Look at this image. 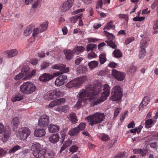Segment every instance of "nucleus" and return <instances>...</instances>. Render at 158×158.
Listing matches in <instances>:
<instances>
[{
  "instance_id": "obj_43",
  "label": "nucleus",
  "mask_w": 158,
  "mask_h": 158,
  "mask_svg": "<svg viewBox=\"0 0 158 158\" xmlns=\"http://www.w3.org/2000/svg\"><path fill=\"white\" fill-rule=\"evenodd\" d=\"M32 31L31 28V27H28L25 30L24 32V34L25 35L27 36L29 35Z\"/></svg>"
},
{
  "instance_id": "obj_35",
  "label": "nucleus",
  "mask_w": 158,
  "mask_h": 158,
  "mask_svg": "<svg viewBox=\"0 0 158 158\" xmlns=\"http://www.w3.org/2000/svg\"><path fill=\"white\" fill-rule=\"evenodd\" d=\"M99 60L101 64H104L106 60V54L104 53L101 54L99 56Z\"/></svg>"
},
{
  "instance_id": "obj_33",
  "label": "nucleus",
  "mask_w": 158,
  "mask_h": 158,
  "mask_svg": "<svg viewBox=\"0 0 158 158\" xmlns=\"http://www.w3.org/2000/svg\"><path fill=\"white\" fill-rule=\"evenodd\" d=\"M45 152L43 155L44 156V158H52L55 155V153L53 152H46L45 149Z\"/></svg>"
},
{
  "instance_id": "obj_44",
  "label": "nucleus",
  "mask_w": 158,
  "mask_h": 158,
  "mask_svg": "<svg viewBox=\"0 0 158 158\" xmlns=\"http://www.w3.org/2000/svg\"><path fill=\"white\" fill-rule=\"evenodd\" d=\"M149 101L150 100L149 98L146 97L143 98L141 102L144 104V105H145V106H146L148 104Z\"/></svg>"
},
{
  "instance_id": "obj_3",
  "label": "nucleus",
  "mask_w": 158,
  "mask_h": 158,
  "mask_svg": "<svg viewBox=\"0 0 158 158\" xmlns=\"http://www.w3.org/2000/svg\"><path fill=\"white\" fill-rule=\"evenodd\" d=\"M33 154L36 158H40L45 153V149L38 142H35L32 146Z\"/></svg>"
},
{
  "instance_id": "obj_6",
  "label": "nucleus",
  "mask_w": 158,
  "mask_h": 158,
  "mask_svg": "<svg viewBox=\"0 0 158 158\" xmlns=\"http://www.w3.org/2000/svg\"><path fill=\"white\" fill-rule=\"evenodd\" d=\"M30 130L27 127L20 128L17 133V137L21 140H24L30 135Z\"/></svg>"
},
{
  "instance_id": "obj_49",
  "label": "nucleus",
  "mask_w": 158,
  "mask_h": 158,
  "mask_svg": "<svg viewBox=\"0 0 158 158\" xmlns=\"http://www.w3.org/2000/svg\"><path fill=\"white\" fill-rule=\"evenodd\" d=\"M85 127V124L84 123H80L77 126V127L78 128V129H79L80 131L81 130L84 129Z\"/></svg>"
},
{
  "instance_id": "obj_54",
  "label": "nucleus",
  "mask_w": 158,
  "mask_h": 158,
  "mask_svg": "<svg viewBox=\"0 0 158 158\" xmlns=\"http://www.w3.org/2000/svg\"><path fill=\"white\" fill-rule=\"evenodd\" d=\"M6 128H4V125L1 123H0V134L4 132Z\"/></svg>"
},
{
  "instance_id": "obj_37",
  "label": "nucleus",
  "mask_w": 158,
  "mask_h": 158,
  "mask_svg": "<svg viewBox=\"0 0 158 158\" xmlns=\"http://www.w3.org/2000/svg\"><path fill=\"white\" fill-rule=\"evenodd\" d=\"M21 149V147L19 145H17L14 146L9 151V153L11 154Z\"/></svg>"
},
{
  "instance_id": "obj_40",
  "label": "nucleus",
  "mask_w": 158,
  "mask_h": 158,
  "mask_svg": "<svg viewBox=\"0 0 158 158\" xmlns=\"http://www.w3.org/2000/svg\"><path fill=\"white\" fill-rule=\"evenodd\" d=\"M113 21H111L110 22L107 23L106 24V26L104 28L105 29H110V28L114 29L115 28L114 25L112 24Z\"/></svg>"
},
{
  "instance_id": "obj_59",
  "label": "nucleus",
  "mask_w": 158,
  "mask_h": 158,
  "mask_svg": "<svg viewBox=\"0 0 158 158\" xmlns=\"http://www.w3.org/2000/svg\"><path fill=\"white\" fill-rule=\"evenodd\" d=\"M49 65V63L45 62H44L41 64V68L44 69L45 68Z\"/></svg>"
},
{
  "instance_id": "obj_42",
  "label": "nucleus",
  "mask_w": 158,
  "mask_h": 158,
  "mask_svg": "<svg viewBox=\"0 0 158 158\" xmlns=\"http://www.w3.org/2000/svg\"><path fill=\"white\" fill-rule=\"evenodd\" d=\"M141 48V49L139 52V57L140 59L143 57L145 56L146 54V52L145 51V48Z\"/></svg>"
},
{
  "instance_id": "obj_39",
  "label": "nucleus",
  "mask_w": 158,
  "mask_h": 158,
  "mask_svg": "<svg viewBox=\"0 0 158 158\" xmlns=\"http://www.w3.org/2000/svg\"><path fill=\"white\" fill-rule=\"evenodd\" d=\"M153 121L152 119H149L146 121L145 123V126L146 128H148L152 127Z\"/></svg>"
},
{
  "instance_id": "obj_7",
  "label": "nucleus",
  "mask_w": 158,
  "mask_h": 158,
  "mask_svg": "<svg viewBox=\"0 0 158 158\" xmlns=\"http://www.w3.org/2000/svg\"><path fill=\"white\" fill-rule=\"evenodd\" d=\"M84 78V77H81L75 79L68 82L67 85L69 88L78 87L85 80Z\"/></svg>"
},
{
  "instance_id": "obj_11",
  "label": "nucleus",
  "mask_w": 158,
  "mask_h": 158,
  "mask_svg": "<svg viewBox=\"0 0 158 158\" xmlns=\"http://www.w3.org/2000/svg\"><path fill=\"white\" fill-rule=\"evenodd\" d=\"M74 2V0H67L63 3L60 7L62 12H65L69 10L72 6Z\"/></svg>"
},
{
  "instance_id": "obj_64",
  "label": "nucleus",
  "mask_w": 158,
  "mask_h": 158,
  "mask_svg": "<svg viewBox=\"0 0 158 158\" xmlns=\"http://www.w3.org/2000/svg\"><path fill=\"white\" fill-rule=\"evenodd\" d=\"M154 25L153 29L154 30L158 29V20L155 21L154 22Z\"/></svg>"
},
{
  "instance_id": "obj_52",
  "label": "nucleus",
  "mask_w": 158,
  "mask_h": 158,
  "mask_svg": "<svg viewBox=\"0 0 158 158\" xmlns=\"http://www.w3.org/2000/svg\"><path fill=\"white\" fill-rule=\"evenodd\" d=\"M83 59V58L81 57L77 58L75 60V64L76 65H79Z\"/></svg>"
},
{
  "instance_id": "obj_50",
  "label": "nucleus",
  "mask_w": 158,
  "mask_h": 158,
  "mask_svg": "<svg viewBox=\"0 0 158 158\" xmlns=\"http://www.w3.org/2000/svg\"><path fill=\"white\" fill-rule=\"evenodd\" d=\"M118 16L120 18L123 19H125L126 21H128V16L127 15L124 14H120L118 15Z\"/></svg>"
},
{
  "instance_id": "obj_20",
  "label": "nucleus",
  "mask_w": 158,
  "mask_h": 158,
  "mask_svg": "<svg viewBox=\"0 0 158 158\" xmlns=\"http://www.w3.org/2000/svg\"><path fill=\"white\" fill-rule=\"evenodd\" d=\"M56 92L53 90H51L48 92L44 96L45 98L47 100H50L56 98Z\"/></svg>"
},
{
  "instance_id": "obj_21",
  "label": "nucleus",
  "mask_w": 158,
  "mask_h": 158,
  "mask_svg": "<svg viewBox=\"0 0 158 158\" xmlns=\"http://www.w3.org/2000/svg\"><path fill=\"white\" fill-rule=\"evenodd\" d=\"M74 52L73 50L71 51L69 50L65 49L64 51V53L65 56V58L68 60L71 59L73 56Z\"/></svg>"
},
{
  "instance_id": "obj_4",
  "label": "nucleus",
  "mask_w": 158,
  "mask_h": 158,
  "mask_svg": "<svg viewBox=\"0 0 158 158\" xmlns=\"http://www.w3.org/2000/svg\"><path fill=\"white\" fill-rule=\"evenodd\" d=\"M36 87L32 83L29 82L24 83L21 85L20 90L23 94H29L32 93L36 89Z\"/></svg>"
},
{
  "instance_id": "obj_5",
  "label": "nucleus",
  "mask_w": 158,
  "mask_h": 158,
  "mask_svg": "<svg viewBox=\"0 0 158 158\" xmlns=\"http://www.w3.org/2000/svg\"><path fill=\"white\" fill-rule=\"evenodd\" d=\"M110 99L113 101H118L121 99L123 93L120 87L116 86L111 90Z\"/></svg>"
},
{
  "instance_id": "obj_53",
  "label": "nucleus",
  "mask_w": 158,
  "mask_h": 158,
  "mask_svg": "<svg viewBox=\"0 0 158 158\" xmlns=\"http://www.w3.org/2000/svg\"><path fill=\"white\" fill-rule=\"evenodd\" d=\"M22 78H23V77L20 73L19 74L15 76V77L14 79L16 80H19Z\"/></svg>"
},
{
  "instance_id": "obj_56",
  "label": "nucleus",
  "mask_w": 158,
  "mask_h": 158,
  "mask_svg": "<svg viewBox=\"0 0 158 158\" xmlns=\"http://www.w3.org/2000/svg\"><path fill=\"white\" fill-rule=\"evenodd\" d=\"M134 39L133 38H127L125 40V43L126 45H127L131 42L134 40Z\"/></svg>"
},
{
  "instance_id": "obj_28",
  "label": "nucleus",
  "mask_w": 158,
  "mask_h": 158,
  "mask_svg": "<svg viewBox=\"0 0 158 158\" xmlns=\"http://www.w3.org/2000/svg\"><path fill=\"white\" fill-rule=\"evenodd\" d=\"M68 117L73 123H76L78 121V119L76 118L75 114L74 113L69 114L68 116Z\"/></svg>"
},
{
  "instance_id": "obj_9",
  "label": "nucleus",
  "mask_w": 158,
  "mask_h": 158,
  "mask_svg": "<svg viewBox=\"0 0 158 158\" xmlns=\"http://www.w3.org/2000/svg\"><path fill=\"white\" fill-rule=\"evenodd\" d=\"M52 68L60 70V71L57 72L53 74L55 76H59L63 73H66L69 72V68L68 67L65 68V66L62 64H60L55 65L52 67Z\"/></svg>"
},
{
  "instance_id": "obj_31",
  "label": "nucleus",
  "mask_w": 158,
  "mask_h": 158,
  "mask_svg": "<svg viewBox=\"0 0 158 158\" xmlns=\"http://www.w3.org/2000/svg\"><path fill=\"white\" fill-rule=\"evenodd\" d=\"M82 15V14L77 15L73 16L69 19L70 21L72 23H75L79 18H81Z\"/></svg>"
},
{
  "instance_id": "obj_19",
  "label": "nucleus",
  "mask_w": 158,
  "mask_h": 158,
  "mask_svg": "<svg viewBox=\"0 0 158 158\" xmlns=\"http://www.w3.org/2000/svg\"><path fill=\"white\" fill-rule=\"evenodd\" d=\"M45 128H38L34 132V135L36 137H42L44 136L45 134Z\"/></svg>"
},
{
  "instance_id": "obj_15",
  "label": "nucleus",
  "mask_w": 158,
  "mask_h": 158,
  "mask_svg": "<svg viewBox=\"0 0 158 158\" xmlns=\"http://www.w3.org/2000/svg\"><path fill=\"white\" fill-rule=\"evenodd\" d=\"M21 73L23 77V80H27L31 78L30 69L29 67L24 66L21 69Z\"/></svg>"
},
{
  "instance_id": "obj_57",
  "label": "nucleus",
  "mask_w": 158,
  "mask_h": 158,
  "mask_svg": "<svg viewBox=\"0 0 158 158\" xmlns=\"http://www.w3.org/2000/svg\"><path fill=\"white\" fill-rule=\"evenodd\" d=\"M71 141L70 139H68L65 141L64 144L67 147L71 144Z\"/></svg>"
},
{
  "instance_id": "obj_32",
  "label": "nucleus",
  "mask_w": 158,
  "mask_h": 158,
  "mask_svg": "<svg viewBox=\"0 0 158 158\" xmlns=\"http://www.w3.org/2000/svg\"><path fill=\"white\" fill-rule=\"evenodd\" d=\"M23 99V97L21 94H18L15 95L14 97L11 98V101L13 102L20 101Z\"/></svg>"
},
{
  "instance_id": "obj_45",
  "label": "nucleus",
  "mask_w": 158,
  "mask_h": 158,
  "mask_svg": "<svg viewBox=\"0 0 158 158\" xmlns=\"http://www.w3.org/2000/svg\"><path fill=\"white\" fill-rule=\"evenodd\" d=\"M96 46V45L93 44H89L86 47V50L87 51H88L89 50H92Z\"/></svg>"
},
{
  "instance_id": "obj_47",
  "label": "nucleus",
  "mask_w": 158,
  "mask_h": 158,
  "mask_svg": "<svg viewBox=\"0 0 158 158\" xmlns=\"http://www.w3.org/2000/svg\"><path fill=\"white\" fill-rule=\"evenodd\" d=\"M97 57V55L94 52H91L89 53L87 56L88 58L89 59H91L93 58H95Z\"/></svg>"
},
{
  "instance_id": "obj_60",
  "label": "nucleus",
  "mask_w": 158,
  "mask_h": 158,
  "mask_svg": "<svg viewBox=\"0 0 158 158\" xmlns=\"http://www.w3.org/2000/svg\"><path fill=\"white\" fill-rule=\"evenodd\" d=\"M135 126V123L133 121L127 125V127L129 128H133Z\"/></svg>"
},
{
  "instance_id": "obj_25",
  "label": "nucleus",
  "mask_w": 158,
  "mask_h": 158,
  "mask_svg": "<svg viewBox=\"0 0 158 158\" xmlns=\"http://www.w3.org/2000/svg\"><path fill=\"white\" fill-rule=\"evenodd\" d=\"M69 110V106L67 105H64L63 106L58 105L57 108L56 109V110L60 112L66 113Z\"/></svg>"
},
{
  "instance_id": "obj_8",
  "label": "nucleus",
  "mask_w": 158,
  "mask_h": 158,
  "mask_svg": "<svg viewBox=\"0 0 158 158\" xmlns=\"http://www.w3.org/2000/svg\"><path fill=\"white\" fill-rule=\"evenodd\" d=\"M105 35L108 37V40H106L105 42L107 43V45L110 46L112 48L116 49L117 45L113 40L115 38L113 34L110 33L106 31H104Z\"/></svg>"
},
{
  "instance_id": "obj_29",
  "label": "nucleus",
  "mask_w": 158,
  "mask_h": 158,
  "mask_svg": "<svg viewBox=\"0 0 158 158\" xmlns=\"http://www.w3.org/2000/svg\"><path fill=\"white\" fill-rule=\"evenodd\" d=\"M80 132L79 129H78L77 127H75L73 129H72L69 132V134L71 136H74L77 135L78 133Z\"/></svg>"
},
{
  "instance_id": "obj_16",
  "label": "nucleus",
  "mask_w": 158,
  "mask_h": 158,
  "mask_svg": "<svg viewBox=\"0 0 158 158\" xmlns=\"http://www.w3.org/2000/svg\"><path fill=\"white\" fill-rule=\"evenodd\" d=\"M65 99L64 98H60L51 102L49 104V107L52 108L56 105H60L64 103Z\"/></svg>"
},
{
  "instance_id": "obj_14",
  "label": "nucleus",
  "mask_w": 158,
  "mask_h": 158,
  "mask_svg": "<svg viewBox=\"0 0 158 158\" xmlns=\"http://www.w3.org/2000/svg\"><path fill=\"white\" fill-rule=\"evenodd\" d=\"M10 133V129L8 128H6L5 131L0 134V140L3 142H6L8 139Z\"/></svg>"
},
{
  "instance_id": "obj_36",
  "label": "nucleus",
  "mask_w": 158,
  "mask_h": 158,
  "mask_svg": "<svg viewBox=\"0 0 158 158\" xmlns=\"http://www.w3.org/2000/svg\"><path fill=\"white\" fill-rule=\"evenodd\" d=\"M114 56L116 58H120L122 56V54L119 50L115 49L113 52Z\"/></svg>"
},
{
  "instance_id": "obj_58",
  "label": "nucleus",
  "mask_w": 158,
  "mask_h": 158,
  "mask_svg": "<svg viewBox=\"0 0 158 158\" xmlns=\"http://www.w3.org/2000/svg\"><path fill=\"white\" fill-rule=\"evenodd\" d=\"M127 115V112H125L124 114H121L120 115V120L121 122L123 121Z\"/></svg>"
},
{
  "instance_id": "obj_34",
  "label": "nucleus",
  "mask_w": 158,
  "mask_h": 158,
  "mask_svg": "<svg viewBox=\"0 0 158 158\" xmlns=\"http://www.w3.org/2000/svg\"><path fill=\"white\" fill-rule=\"evenodd\" d=\"M85 49V48L82 46H77L75 47L73 50L74 52L78 54L80 52L83 51Z\"/></svg>"
},
{
  "instance_id": "obj_2",
  "label": "nucleus",
  "mask_w": 158,
  "mask_h": 158,
  "mask_svg": "<svg viewBox=\"0 0 158 158\" xmlns=\"http://www.w3.org/2000/svg\"><path fill=\"white\" fill-rule=\"evenodd\" d=\"M105 118V116L104 114L97 113L93 115L86 117L85 120L88 122H90L89 125L92 126L94 124L101 123L104 120Z\"/></svg>"
},
{
  "instance_id": "obj_17",
  "label": "nucleus",
  "mask_w": 158,
  "mask_h": 158,
  "mask_svg": "<svg viewBox=\"0 0 158 158\" xmlns=\"http://www.w3.org/2000/svg\"><path fill=\"white\" fill-rule=\"evenodd\" d=\"M4 53L6 57L10 58L16 56L18 52L16 49H14L6 51Z\"/></svg>"
},
{
  "instance_id": "obj_18",
  "label": "nucleus",
  "mask_w": 158,
  "mask_h": 158,
  "mask_svg": "<svg viewBox=\"0 0 158 158\" xmlns=\"http://www.w3.org/2000/svg\"><path fill=\"white\" fill-rule=\"evenodd\" d=\"M54 76L52 74L44 73L39 77V79L43 82H45L50 80Z\"/></svg>"
},
{
  "instance_id": "obj_23",
  "label": "nucleus",
  "mask_w": 158,
  "mask_h": 158,
  "mask_svg": "<svg viewBox=\"0 0 158 158\" xmlns=\"http://www.w3.org/2000/svg\"><path fill=\"white\" fill-rule=\"evenodd\" d=\"M60 127L58 125H54L52 124L49 125L48 129L50 133L57 132L59 131Z\"/></svg>"
},
{
  "instance_id": "obj_38",
  "label": "nucleus",
  "mask_w": 158,
  "mask_h": 158,
  "mask_svg": "<svg viewBox=\"0 0 158 158\" xmlns=\"http://www.w3.org/2000/svg\"><path fill=\"white\" fill-rule=\"evenodd\" d=\"M48 26V23L47 22H44L40 27V32H42L46 31Z\"/></svg>"
},
{
  "instance_id": "obj_26",
  "label": "nucleus",
  "mask_w": 158,
  "mask_h": 158,
  "mask_svg": "<svg viewBox=\"0 0 158 158\" xmlns=\"http://www.w3.org/2000/svg\"><path fill=\"white\" fill-rule=\"evenodd\" d=\"M19 124V119L17 117H15L11 122V125L14 128H17Z\"/></svg>"
},
{
  "instance_id": "obj_12",
  "label": "nucleus",
  "mask_w": 158,
  "mask_h": 158,
  "mask_svg": "<svg viewBox=\"0 0 158 158\" xmlns=\"http://www.w3.org/2000/svg\"><path fill=\"white\" fill-rule=\"evenodd\" d=\"M112 74L115 78L119 81H123L125 78V74L124 73L118 71L115 69H113L112 71Z\"/></svg>"
},
{
  "instance_id": "obj_24",
  "label": "nucleus",
  "mask_w": 158,
  "mask_h": 158,
  "mask_svg": "<svg viewBox=\"0 0 158 158\" xmlns=\"http://www.w3.org/2000/svg\"><path fill=\"white\" fill-rule=\"evenodd\" d=\"M148 152V150L145 149H135L133 150V152L134 154H139L142 156L146 154Z\"/></svg>"
},
{
  "instance_id": "obj_41",
  "label": "nucleus",
  "mask_w": 158,
  "mask_h": 158,
  "mask_svg": "<svg viewBox=\"0 0 158 158\" xmlns=\"http://www.w3.org/2000/svg\"><path fill=\"white\" fill-rule=\"evenodd\" d=\"M135 67L134 66H131L127 70V72L128 74L130 75L135 73Z\"/></svg>"
},
{
  "instance_id": "obj_27",
  "label": "nucleus",
  "mask_w": 158,
  "mask_h": 158,
  "mask_svg": "<svg viewBox=\"0 0 158 158\" xmlns=\"http://www.w3.org/2000/svg\"><path fill=\"white\" fill-rule=\"evenodd\" d=\"M149 39L148 38L144 37L141 40L140 42V48H145L147 46V44L149 43Z\"/></svg>"
},
{
  "instance_id": "obj_61",
  "label": "nucleus",
  "mask_w": 158,
  "mask_h": 158,
  "mask_svg": "<svg viewBox=\"0 0 158 158\" xmlns=\"http://www.w3.org/2000/svg\"><path fill=\"white\" fill-rule=\"evenodd\" d=\"M117 64L116 63H115L114 62H110L108 64V66L112 68H114L116 67V66H117Z\"/></svg>"
},
{
  "instance_id": "obj_62",
  "label": "nucleus",
  "mask_w": 158,
  "mask_h": 158,
  "mask_svg": "<svg viewBox=\"0 0 158 158\" xmlns=\"http://www.w3.org/2000/svg\"><path fill=\"white\" fill-rule=\"evenodd\" d=\"M120 108H117L115 109L114 112V117H116L118 115L120 112Z\"/></svg>"
},
{
  "instance_id": "obj_46",
  "label": "nucleus",
  "mask_w": 158,
  "mask_h": 158,
  "mask_svg": "<svg viewBox=\"0 0 158 158\" xmlns=\"http://www.w3.org/2000/svg\"><path fill=\"white\" fill-rule=\"evenodd\" d=\"M100 139L103 141H107L109 139L108 136L106 134H103L101 136Z\"/></svg>"
},
{
  "instance_id": "obj_1",
  "label": "nucleus",
  "mask_w": 158,
  "mask_h": 158,
  "mask_svg": "<svg viewBox=\"0 0 158 158\" xmlns=\"http://www.w3.org/2000/svg\"><path fill=\"white\" fill-rule=\"evenodd\" d=\"M110 89L107 84L100 86L97 90L93 85H88L85 89L81 90L79 93L77 104L81 106L82 103L84 104L88 100L93 102V106L99 104L106 100L109 96Z\"/></svg>"
},
{
  "instance_id": "obj_48",
  "label": "nucleus",
  "mask_w": 158,
  "mask_h": 158,
  "mask_svg": "<svg viewBox=\"0 0 158 158\" xmlns=\"http://www.w3.org/2000/svg\"><path fill=\"white\" fill-rule=\"evenodd\" d=\"M78 147L75 145H73L69 148V150L70 151L72 152V153L74 152L77 151Z\"/></svg>"
},
{
  "instance_id": "obj_10",
  "label": "nucleus",
  "mask_w": 158,
  "mask_h": 158,
  "mask_svg": "<svg viewBox=\"0 0 158 158\" xmlns=\"http://www.w3.org/2000/svg\"><path fill=\"white\" fill-rule=\"evenodd\" d=\"M49 117L45 114L42 115L38 122V126L46 128L49 123Z\"/></svg>"
},
{
  "instance_id": "obj_55",
  "label": "nucleus",
  "mask_w": 158,
  "mask_h": 158,
  "mask_svg": "<svg viewBox=\"0 0 158 158\" xmlns=\"http://www.w3.org/2000/svg\"><path fill=\"white\" fill-rule=\"evenodd\" d=\"M41 1V0H37V1L32 6L33 8H36L38 6V3H40Z\"/></svg>"
},
{
  "instance_id": "obj_51",
  "label": "nucleus",
  "mask_w": 158,
  "mask_h": 158,
  "mask_svg": "<svg viewBox=\"0 0 158 158\" xmlns=\"http://www.w3.org/2000/svg\"><path fill=\"white\" fill-rule=\"evenodd\" d=\"M40 32H39V30L38 28H35L33 30V32L32 33L33 36L34 37H36L37 36V35Z\"/></svg>"
},
{
  "instance_id": "obj_22",
  "label": "nucleus",
  "mask_w": 158,
  "mask_h": 158,
  "mask_svg": "<svg viewBox=\"0 0 158 158\" xmlns=\"http://www.w3.org/2000/svg\"><path fill=\"white\" fill-rule=\"evenodd\" d=\"M60 139V136L58 134H56L51 135L49 137V140L51 143H55L58 141Z\"/></svg>"
},
{
  "instance_id": "obj_63",
  "label": "nucleus",
  "mask_w": 158,
  "mask_h": 158,
  "mask_svg": "<svg viewBox=\"0 0 158 158\" xmlns=\"http://www.w3.org/2000/svg\"><path fill=\"white\" fill-rule=\"evenodd\" d=\"M157 144V143L156 142H154L153 143H150V146L151 148H156Z\"/></svg>"
},
{
  "instance_id": "obj_13",
  "label": "nucleus",
  "mask_w": 158,
  "mask_h": 158,
  "mask_svg": "<svg viewBox=\"0 0 158 158\" xmlns=\"http://www.w3.org/2000/svg\"><path fill=\"white\" fill-rule=\"evenodd\" d=\"M67 77L66 75L63 74L59 76L55 81V84L57 86H60L67 82Z\"/></svg>"
},
{
  "instance_id": "obj_30",
  "label": "nucleus",
  "mask_w": 158,
  "mask_h": 158,
  "mask_svg": "<svg viewBox=\"0 0 158 158\" xmlns=\"http://www.w3.org/2000/svg\"><path fill=\"white\" fill-rule=\"evenodd\" d=\"M98 62L97 61H92L88 63V65L90 69H92L98 66Z\"/></svg>"
}]
</instances>
